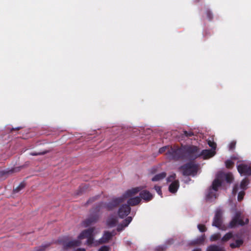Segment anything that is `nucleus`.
<instances>
[{
  "label": "nucleus",
  "mask_w": 251,
  "mask_h": 251,
  "mask_svg": "<svg viewBox=\"0 0 251 251\" xmlns=\"http://www.w3.org/2000/svg\"><path fill=\"white\" fill-rule=\"evenodd\" d=\"M206 251H226V250L223 247L212 245L207 248Z\"/></svg>",
  "instance_id": "nucleus-22"
},
{
  "label": "nucleus",
  "mask_w": 251,
  "mask_h": 251,
  "mask_svg": "<svg viewBox=\"0 0 251 251\" xmlns=\"http://www.w3.org/2000/svg\"><path fill=\"white\" fill-rule=\"evenodd\" d=\"M249 183V181L248 179H247V178L243 179L240 183L241 189H242L243 190L247 189V186L248 185Z\"/></svg>",
  "instance_id": "nucleus-28"
},
{
  "label": "nucleus",
  "mask_w": 251,
  "mask_h": 251,
  "mask_svg": "<svg viewBox=\"0 0 251 251\" xmlns=\"http://www.w3.org/2000/svg\"><path fill=\"white\" fill-rule=\"evenodd\" d=\"M131 208L128 205L125 204L122 205L118 210V215L120 218H124L127 216L130 212Z\"/></svg>",
  "instance_id": "nucleus-8"
},
{
  "label": "nucleus",
  "mask_w": 251,
  "mask_h": 251,
  "mask_svg": "<svg viewBox=\"0 0 251 251\" xmlns=\"http://www.w3.org/2000/svg\"><path fill=\"white\" fill-rule=\"evenodd\" d=\"M80 245V242L78 240L70 241L64 244V249H67L69 248L78 247Z\"/></svg>",
  "instance_id": "nucleus-19"
},
{
  "label": "nucleus",
  "mask_w": 251,
  "mask_h": 251,
  "mask_svg": "<svg viewBox=\"0 0 251 251\" xmlns=\"http://www.w3.org/2000/svg\"><path fill=\"white\" fill-rule=\"evenodd\" d=\"M208 144L209 146L211 148V150L215 151L217 146L216 144L213 141L209 140L208 141Z\"/></svg>",
  "instance_id": "nucleus-34"
},
{
  "label": "nucleus",
  "mask_w": 251,
  "mask_h": 251,
  "mask_svg": "<svg viewBox=\"0 0 251 251\" xmlns=\"http://www.w3.org/2000/svg\"><path fill=\"white\" fill-rule=\"evenodd\" d=\"M141 199L139 197H135L134 198H130L127 201V205H128L129 206H135L137 204H138L140 201H141Z\"/></svg>",
  "instance_id": "nucleus-21"
},
{
  "label": "nucleus",
  "mask_w": 251,
  "mask_h": 251,
  "mask_svg": "<svg viewBox=\"0 0 251 251\" xmlns=\"http://www.w3.org/2000/svg\"><path fill=\"white\" fill-rule=\"evenodd\" d=\"M182 138L184 137H187L190 138L191 137H192L194 135V133L193 131L189 130V131H186L184 130L183 131V133L181 134Z\"/></svg>",
  "instance_id": "nucleus-29"
},
{
  "label": "nucleus",
  "mask_w": 251,
  "mask_h": 251,
  "mask_svg": "<svg viewBox=\"0 0 251 251\" xmlns=\"http://www.w3.org/2000/svg\"><path fill=\"white\" fill-rule=\"evenodd\" d=\"M75 251H86L85 249L82 248L77 249Z\"/></svg>",
  "instance_id": "nucleus-48"
},
{
  "label": "nucleus",
  "mask_w": 251,
  "mask_h": 251,
  "mask_svg": "<svg viewBox=\"0 0 251 251\" xmlns=\"http://www.w3.org/2000/svg\"><path fill=\"white\" fill-rule=\"evenodd\" d=\"M95 229V228L94 227H90L89 228H88L87 229L84 230L82 231L79 235L78 236V238L79 239L81 240L83 239L84 238H89L92 235H93V232Z\"/></svg>",
  "instance_id": "nucleus-11"
},
{
  "label": "nucleus",
  "mask_w": 251,
  "mask_h": 251,
  "mask_svg": "<svg viewBox=\"0 0 251 251\" xmlns=\"http://www.w3.org/2000/svg\"><path fill=\"white\" fill-rule=\"evenodd\" d=\"M132 218L130 216L127 217L126 219L123 221L122 223L119 225L117 226V230L118 231H121L123 229L126 227L129 223L132 221Z\"/></svg>",
  "instance_id": "nucleus-16"
},
{
  "label": "nucleus",
  "mask_w": 251,
  "mask_h": 251,
  "mask_svg": "<svg viewBox=\"0 0 251 251\" xmlns=\"http://www.w3.org/2000/svg\"><path fill=\"white\" fill-rule=\"evenodd\" d=\"M50 245V244L42 245V246L35 249L34 251H44L45 249Z\"/></svg>",
  "instance_id": "nucleus-37"
},
{
  "label": "nucleus",
  "mask_w": 251,
  "mask_h": 251,
  "mask_svg": "<svg viewBox=\"0 0 251 251\" xmlns=\"http://www.w3.org/2000/svg\"><path fill=\"white\" fill-rule=\"evenodd\" d=\"M87 244L88 245H91L94 242V235L87 238Z\"/></svg>",
  "instance_id": "nucleus-40"
},
{
  "label": "nucleus",
  "mask_w": 251,
  "mask_h": 251,
  "mask_svg": "<svg viewBox=\"0 0 251 251\" xmlns=\"http://www.w3.org/2000/svg\"><path fill=\"white\" fill-rule=\"evenodd\" d=\"M20 171V167H15L11 169H6L0 171V177H7L8 176Z\"/></svg>",
  "instance_id": "nucleus-12"
},
{
  "label": "nucleus",
  "mask_w": 251,
  "mask_h": 251,
  "mask_svg": "<svg viewBox=\"0 0 251 251\" xmlns=\"http://www.w3.org/2000/svg\"><path fill=\"white\" fill-rule=\"evenodd\" d=\"M243 243V241L241 239L236 240L234 243H232L230 244V247L231 248H238L240 247Z\"/></svg>",
  "instance_id": "nucleus-25"
},
{
  "label": "nucleus",
  "mask_w": 251,
  "mask_h": 251,
  "mask_svg": "<svg viewBox=\"0 0 251 251\" xmlns=\"http://www.w3.org/2000/svg\"><path fill=\"white\" fill-rule=\"evenodd\" d=\"M206 14L207 19L209 21H211L213 19V14L210 10H206Z\"/></svg>",
  "instance_id": "nucleus-39"
},
{
  "label": "nucleus",
  "mask_w": 251,
  "mask_h": 251,
  "mask_svg": "<svg viewBox=\"0 0 251 251\" xmlns=\"http://www.w3.org/2000/svg\"><path fill=\"white\" fill-rule=\"evenodd\" d=\"M241 213L240 212H237L233 218L232 220L229 223V226L230 228H232L235 227L236 225H239L241 226H243L246 224H248L249 222L248 219H246V221L244 222V221L241 218Z\"/></svg>",
  "instance_id": "nucleus-6"
},
{
  "label": "nucleus",
  "mask_w": 251,
  "mask_h": 251,
  "mask_svg": "<svg viewBox=\"0 0 251 251\" xmlns=\"http://www.w3.org/2000/svg\"><path fill=\"white\" fill-rule=\"evenodd\" d=\"M192 251H201V250L200 248H197L194 249Z\"/></svg>",
  "instance_id": "nucleus-49"
},
{
  "label": "nucleus",
  "mask_w": 251,
  "mask_h": 251,
  "mask_svg": "<svg viewBox=\"0 0 251 251\" xmlns=\"http://www.w3.org/2000/svg\"><path fill=\"white\" fill-rule=\"evenodd\" d=\"M205 239V237L204 234L200 236L198 238L195 240L191 241L189 243L190 245L195 246L197 245H201L203 244Z\"/></svg>",
  "instance_id": "nucleus-18"
},
{
  "label": "nucleus",
  "mask_w": 251,
  "mask_h": 251,
  "mask_svg": "<svg viewBox=\"0 0 251 251\" xmlns=\"http://www.w3.org/2000/svg\"><path fill=\"white\" fill-rule=\"evenodd\" d=\"M179 187L178 180H174L173 181L169 187V190L172 193H175L178 190Z\"/></svg>",
  "instance_id": "nucleus-20"
},
{
  "label": "nucleus",
  "mask_w": 251,
  "mask_h": 251,
  "mask_svg": "<svg viewBox=\"0 0 251 251\" xmlns=\"http://www.w3.org/2000/svg\"><path fill=\"white\" fill-rule=\"evenodd\" d=\"M48 152V151H44L43 152H32L30 153L31 155L32 156H37V155H43Z\"/></svg>",
  "instance_id": "nucleus-38"
},
{
  "label": "nucleus",
  "mask_w": 251,
  "mask_h": 251,
  "mask_svg": "<svg viewBox=\"0 0 251 251\" xmlns=\"http://www.w3.org/2000/svg\"><path fill=\"white\" fill-rule=\"evenodd\" d=\"M25 186V182H22L18 186L16 187L13 189V192L15 193L19 192L21 190L23 189Z\"/></svg>",
  "instance_id": "nucleus-27"
},
{
  "label": "nucleus",
  "mask_w": 251,
  "mask_h": 251,
  "mask_svg": "<svg viewBox=\"0 0 251 251\" xmlns=\"http://www.w3.org/2000/svg\"><path fill=\"white\" fill-rule=\"evenodd\" d=\"M217 192V191H215L212 188L210 187L208 189L207 193L206 195V200L210 202H211L215 200L217 197L216 194Z\"/></svg>",
  "instance_id": "nucleus-14"
},
{
  "label": "nucleus",
  "mask_w": 251,
  "mask_h": 251,
  "mask_svg": "<svg viewBox=\"0 0 251 251\" xmlns=\"http://www.w3.org/2000/svg\"><path fill=\"white\" fill-rule=\"evenodd\" d=\"M236 143V142L235 141L231 142L229 145V149L230 150H233L235 148Z\"/></svg>",
  "instance_id": "nucleus-41"
},
{
  "label": "nucleus",
  "mask_w": 251,
  "mask_h": 251,
  "mask_svg": "<svg viewBox=\"0 0 251 251\" xmlns=\"http://www.w3.org/2000/svg\"><path fill=\"white\" fill-rule=\"evenodd\" d=\"M178 169L184 176H195L198 173L199 165L190 161L180 166Z\"/></svg>",
  "instance_id": "nucleus-3"
},
{
  "label": "nucleus",
  "mask_w": 251,
  "mask_h": 251,
  "mask_svg": "<svg viewBox=\"0 0 251 251\" xmlns=\"http://www.w3.org/2000/svg\"><path fill=\"white\" fill-rule=\"evenodd\" d=\"M96 199H97L96 197H93V198H90L88 200V201L87 202V204L92 203V202L96 200Z\"/></svg>",
  "instance_id": "nucleus-46"
},
{
  "label": "nucleus",
  "mask_w": 251,
  "mask_h": 251,
  "mask_svg": "<svg viewBox=\"0 0 251 251\" xmlns=\"http://www.w3.org/2000/svg\"><path fill=\"white\" fill-rule=\"evenodd\" d=\"M238 191V184H235L234 187H233V193L234 194H235L236 193H237Z\"/></svg>",
  "instance_id": "nucleus-45"
},
{
  "label": "nucleus",
  "mask_w": 251,
  "mask_h": 251,
  "mask_svg": "<svg viewBox=\"0 0 251 251\" xmlns=\"http://www.w3.org/2000/svg\"><path fill=\"white\" fill-rule=\"evenodd\" d=\"M200 154V148L192 145H182L179 147L174 145L171 148L167 153L168 159L178 161L187 160L194 161L198 157Z\"/></svg>",
  "instance_id": "nucleus-1"
},
{
  "label": "nucleus",
  "mask_w": 251,
  "mask_h": 251,
  "mask_svg": "<svg viewBox=\"0 0 251 251\" xmlns=\"http://www.w3.org/2000/svg\"><path fill=\"white\" fill-rule=\"evenodd\" d=\"M114 234L109 231H106L104 232L103 236L99 239V243L100 244L107 243L111 238L114 236Z\"/></svg>",
  "instance_id": "nucleus-13"
},
{
  "label": "nucleus",
  "mask_w": 251,
  "mask_h": 251,
  "mask_svg": "<svg viewBox=\"0 0 251 251\" xmlns=\"http://www.w3.org/2000/svg\"><path fill=\"white\" fill-rule=\"evenodd\" d=\"M218 177L220 178L222 181H226L227 183H230L233 180V176L231 173H225L219 172L217 173Z\"/></svg>",
  "instance_id": "nucleus-9"
},
{
  "label": "nucleus",
  "mask_w": 251,
  "mask_h": 251,
  "mask_svg": "<svg viewBox=\"0 0 251 251\" xmlns=\"http://www.w3.org/2000/svg\"><path fill=\"white\" fill-rule=\"evenodd\" d=\"M215 151L212 150H203L201 151H200L199 157L203 156L204 158H208L214 155Z\"/></svg>",
  "instance_id": "nucleus-17"
},
{
  "label": "nucleus",
  "mask_w": 251,
  "mask_h": 251,
  "mask_svg": "<svg viewBox=\"0 0 251 251\" xmlns=\"http://www.w3.org/2000/svg\"><path fill=\"white\" fill-rule=\"evenodd\" d=\"M166 176V173L165 172H162L160 174H157L154 176L152 178V181H157L163 179Z\"/></svg>",
  "instance_id": "nucleus-24"
},
{
  "label": "nucleus",
  "mask_w": 251,
  "mask_h": 251,
  "mask_svg": "<svg viewBox=\"0 0 251 251\" xmlns=\"http://www.w3.org/2000/svg\"><path fill=\"white\" fill-rule=\"evenodd\" d=\"M197 226L200 231L201 232H205L207 229L206 226L204 225L199 224Z\"/></svg>",
  "instance_id": "nucleus-35"
},
{
  "label": "nucleus",
  "mask_w": 251,
  "mask_h": 251,
  "mask_svg": "<svg viewBox=\"0 0 251 251\" xmlns=\"http://www.w3.org/2000/svg\"><path fill=\"white\" fill-rule=\"evenodd\" d=\"M223 211L221 208H217L216 210L212 224L213 226H216L219 228H222L223 224Z\"/></svg>",
  "instance_id": "nucleus-5"
},
{
  "label": "nucleus",
  "mask_w": 251,
  "mask_h": 251,
  "mask_svg": "<svg viewBox=\"0 0 251 251\" xmlns=\"http://www.w3.org/2000/svg\"><path fill=\"white\" fill-rule=\"evenodd\" d=\"M102 204V203H99L93 208V212L95 214L91 215L82 222V225L84 227H88L98 221L99 218L98 213L101 209Z\"/></svg>",
  "instance_id": "nucleus-4"
},
{
  "label": "nucleus",
  "mask_w": 251,
  "mask_h": 251,
  "mask_svg": "<svg viewBox=\"0 0 251 251\" xmlns=\"http://www.w3.org/2000/svg\"><path fill=\"white\" fill-rule=\"evenodd\" d=\"M201 0H196L197 2H199Z\"/></svg>",
  "instance_id": "nucleus-50"
},
{
  "label": "nucleus",
  "mask_w": 251,
  "mask_h": 251,
  "mask_svg": "<svg viewBox=\"0 0 251 251\" xmlns=\"http://www.w3.org/2000/svg\"><path fill=\"white\" fill-rule=\"evenodd\" d=\"M22 127H17L15 128H12L11 129V132H12L13 131L16 130H20V129H21Z\"/></svg>",
  "instance_id": "nucleus-47"
},
{
  "label": "nucleus",
  "mask_w": 251,
  "mask_h": 251,
  "mask_svg": "<svg viewBox=\"0 0 251 251\" xmlns=\"http://www.w3.org/2000/svg\"><path fill=\"white\" fill-rule=\"evenodd\" d=\"M136 188H140L141 189V190L138 191V192H140L139 195L140 199H143L146 201H149L152 199L153 195L149 191L143 190L144 187L139 186Z\"/></svg>",
  "instance_id": "nucleus-7"
},
{
  "label": "nucleus",
  "mask_w": 251,
  "mask_h": 251,
  "mask_svg": "<svg viewBox=\"0 0 251 251\" xmlns=\"http://www.w3.org/2000/svg\"><path fill=\"white\" fill-rule=\"evenodd\" d=\"M173 147H174V146H173ZM171 147H172V146L170 147L168 146H165L162 148H160V149L159 150V152L160 153H163L166 151L167 149H168V151H167V152L166 153V154L167 157L168 158V157L167 155V153H168V151L170 150Z\"/></svg>",
  "instance_id": "nucleus-31"
},
{
  "label": "nucleus",
  "mask_w": 251,
  "mask_h": 251,
  "mask_svg": "<svg viewBox=\"0 0 251 251\" xmlns=\"http://www.w3.org/2000/svg\"><path fill=\"white\" fill-rule=\"evenodd\" d=\"M140 190V188H133L128 190L121 197L113 198L107 203L101 202L103 204L101 208L104 207L108 211L112 210L123 203L127 198L137 194Z\"/></svg>",
  "instance_id": "nucleus-2"
},
{
  "label": "nucleus",
  "mask_w": 251,
  "mask_h": 251,
  "mask_svg": "<svg viewBox=\"0 0 251 251\" xmlns=\"http://www.w3.org/2000/svg\"><path fill=\"white\" fill-rule=\"evenodd\" d=\"M233 237V234L231 232H228L221 239L222 242H226L229 240Z\"/></svg>",
  "instance_id": "nucleus-26"
},
{
  "label": "nucleus",
  "mask_w": 251,
  "mask_h": 251,
  "mask_svg": "<svg viewBox=\"0 0 251 251\" xmlns=\"http://www.w3.org/2000/svg\"><path fill=\"white\" fill-rule=\"evenodd\" d=\"M237 170L241 175L251 176V166L241 164L238 165Z\"/></svg>",
  "instance_id": "nucleus-10"
},
{
  "label": "nucleus",
  "mask_w": 251,
  "mask_h": 251,
  "mask_svg": "<svg viewBox=\"0 0 251 251\" xmlns=\"http://www.w3.org/2000/svg\"><path fill=\"white\" fill-rule=\"evenodd\" d=\"M118 222L117 218L109 217L107 220V225L109 227H114Z\"/></svg>",
  "instance_id": "nucleus-23"
},
{
  "label": "nucleus",
  "mask_w": 251,
  "mask_h": 251,
  "mask_svg": "<svg viewBox=\"0 0 251 251\" xmlns=\"http://www.w3.org/2000/svg\"><path fill=\"white\" fill-rule=\"evenodd\" d=\"M221 235L219 233L214 234L210 237V240L211 241H216L221 238Z\"/></svg>",
  "instance_id": "nucleus-30"
},
{
  "label": "nucleus",
  "mask_w": 251,
  "mask_h": 251,
  "mask_svg": "<svg viewBox=\"0 0 251 251\" xmlns=\"http://www.w3.org/2000/svg\"><path fill=\"white\" fill-rule=\"evenodd\" d=\"M226 166L228 169L231 168L233 166V162L230 160H227L225 162Z\"/></svg>",
  "instance_id": "nucleus-33"
},
{
  "label": "nucleus",
  "mask_w": 251,
  "mask_h": 251,
  "mask_svg": "<svg viewBox=\"0 0 251 251\" xmlns=\"http://www.w3.org/2000/svg\"><path fill=\"white\" fill-rule=\"evenodd\" d=\"M109 247L107 246H102L98 251H109Z\"/></svg>",
  "instance_id": "nucleus-44"
},
{
  "label": "nucleus",
  "mask_w": 251,
  "mask_h": 251,
  "mask_svg": "<svg viewBox=\"0 0 251 251\" xmlns=\"http://www.w3.org/2000/svg\"><path fill=\"white\" fill-rule=\"evenodd\" d=\"M222 182L223 181L220 178L218 177V175L217 174L215 179L212 182L211 188L215 191H218L219 188L222 186Z\"/></svg>",
  "instance_id": "nucleus-15"
},
{
  "label": "nucleus",
  "mask_w": 251,
  "mask_h": 251,
  "mask_svg": "<svg viewBox=\"0 0 251 251\" xmlns=\"http://www.w3.org/2000/svg\"><path fill=\"white\" fill-rule=\"evenodd\" d=\"M167 247L166 245H162L157 247L155 249V251H165Z\"/></svg>",
  "instance_id": "nucleus-36"
},
{
  "label": "nucleus",
  "mask_w": 251,
  "mask_h": 251,
  "mask_svg": "<svg viewBox=\"0 0 251 251\" xmlns=\"http://www.w3.org/2000/svg\"><path fill=\"white\" fill-rule=\"evenodd\" d=\"M176 177V175L175 174H174L171 176H170L167 178V181L168 182H171V181H174L175 180V178Z\"/></svg>",
  "instance_id": "nucleus-42"
},
{
  "label": "nucleus",
  "mask_w": 251,
  "mask_h": 251,
  "mask_svg": "<svg viewBox=\"0 0 251 251\" xmlns=\"http://www.w3.org/2000/svg\"><path fill=\"white\" fill-rule=\"evenodd\" d=\"M154 189L156 190V191L157 192V193H158L160 196H161V197H162V191H161V187L155 185V186H154Z\"/></svg>",
  "instance_id": "nucleus-43"
},
{
  "label": "nucleus",
  "mask_w": 251,
  "mask_h": 251,
  "mask_svg": "<svg viewBox=\"0 0 251 251\" xmlns=\"http://www.w3.org/2000/svg\"><path fill=\"white\" fill-rule=\"evenodd\" d=\"M245 193L244 190L240 191L238 195L237 199L239 201H241L243 200L245 196Z\"/></svg>",
  "instance_id": "nucleus-32"
}]
</instances>
